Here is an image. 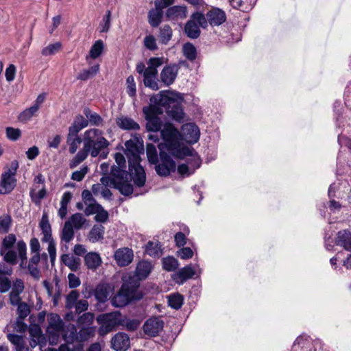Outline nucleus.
Masks as SVG:
<instances>
[{
	"instance_id": "1",
	"label": "nucleus",
	"mask_w": 351,
	"mask_h": 351,
	"mask_svg": "<svg viewBox=\"0 0 351 351\" xmlns=\"http://www.w3.org/2000/svg\"><path fill=\"white\" fill-rule=\"evenodd\" d=\"M129 163V172L121 169L113 165L111 167L110 177L103 176L100 178L101 184L103 186H113L123 195L129 196L132 194L134 189L130 181L133 180L134 184L138 187H142L146 182V175L144 169L140 165L141 158L136 152H131V154H127Z\"/></svg>"
},
{
	"instance_id": "2",
	"label": "nucleus",
	"mask_w": 351,
	"mask_h": 351,
	"mask_svg": "<svg viewBox=\"0 0 351 351\" xmlns=\"http://www.w3.org/2000/svg\"><path fill=\"white\" fill-rule=\"evenodd\" d=\"M182 101L183 97L180 93L173 91L160 92L155 97L156 105H150L143 109L147 130L154 132L161 130L162 121L158 115L164 111L173 119L181 121L184 116Z\"/></svg>"
},
{
	"instance_id": "3",
	"label": "nucleus",
	"mask_w": 351,
	"mask_h": 351,
	"mask_svg": "<svg viewBox=\"0 0 351 351\" xmlns=\"http://www.w3.org/2000/svg\"><path fill=\"white\" fill-rule=\"evenodd\" d=\"M139 279L129 276L123 278V284L118 292L111 298V304L115 307H124L132 302L143 299L144 293L139 290Z\"/></svg>"
},
{
	"instance_id": "4",
	"label": "nucleus",
	"mask_w": 351,
	"mask_h": 351,
	"mask_svg": "<svg viewBox=\"0 0 351 351\" xmlns=\"http://www.w3.org/2000/svg\"><path fill=\"white\" fill-rule=\"evenodd\" d=\"M161 136L165 141L167 151L171 155L181 158L182 156H194L193 149L184 147L181 149L179 141V132L172 123H166L160 130Z\"/></svg>"
},
{
	"instance_id": "5",
	"label": "nucleus",
	"mask_w": 351,
	"mask_h": 351,
	"mask_svg": "<svg viewBox=\"0 0 351 351\" xmlns=\"http://www.w3.org/2000/svg\"><path fill=\"white\" fill-rule=\"evenodd\" d=\"M84 148L92 157H97L100 152L108 147L109 142L102 135V132L93 128L86 130L84 134Z\"/></svg>"
},
{
	"instance_id": "6",
	"label": "nucleus",
	"mask_w": 351,
	"mask_h": 351,
	"mask_svg": "<svg viewBox=\"0 0 351 351\" xmlns=\"http://www.w3.org/2000/svg\"><path fill=\"white\" fill-rule=\"evenodd\" d=\"M129 318L122 317L119 312H114L110 314L99 315L97 317V322L103 325L99 328V332L101 335L108 333L112 330L114 326H126V323Z\"/></svg>"
},
{
	"instance_id": "7",
	"label": "nucleus",
	"mask_w": 351,
	"mask_h": 351,
	"mask_svg": "<svg viewBox=\"0 0 351 351\" xmlns=\"http://www.w3.org/2000/svg\"><path fill=\"white\" fill-rule=\"evenodd\" d=\"M18 168V161L13 160L10 163V167L2 173L0 181V194L10 193L15 188L17 182L16 173Z\"/></svg>"
},
{
	"instance_id": "8",
	"label": "nucleus",
	"mask_w": 351,
	"mask_h": 351,
	"mask_svg": "<svg viewBox=\"0 0 351 351\" xmlns=\"http://www.w3.org/2000/svg\"><path fill=\"white\" fill-rule=\"evenodd\" d=\"M160 149H161L160 147ZM155 165L156 173L163 177L169 176L171 172H174L176 169V162L168 154L162 150L160 152V160H158V162Z\"/></svg>"
},
{
	"instance_id": "9",
	"label": "nucleus",
	"mask_w": 351,
	"mask_h": 351,
	"mask_svg": "<svg viewBox=\"0 0 351 351\" xmlns=\"http://www.w3.org/2000/svg\"><path fill=\"white\" fill-rule=\"evenodd\" d=\"M136 71L138 74L143 76V84L145 86L154 90L159 89L158 82V73L146 69L145 64L141 62L136 64Z\"/></svg>"
},
{
	"instance_id": "10",
	"label": "nucleus",
	"mask_w": 351,
	"mask_h": 351,
	"mask_svg": "<svg viewBox=\"0 0 351 351\" xmlns=\"http://www.w3.org/2000/svg\"><path fill=\"white\" fill-rule=\"evenodd\" d=\"M164 327V322L158 317L148 319L143 324V331L145 335L151 337L158 336Z\"/></svg>"
},
{
	"instance_id": "11",
	"label": "nucleus",
	"mask_w": 351,
	"mask_h": 351,
	"mask_svg": "<svg viewBox=\"0 0 351 351\" xmlns=\"http://www.w3.org/2000/svg\"><path fill=\"white\" fill-rule=\"evenodd\" d=\"M182 136L186 143H195L199 138V130L193 123H186L182 127Z\"/></svg>"
},
{
	"instance_id": "12",
	"label": "nucleus",
	"mask_w": 351,
	"mask_h": 351,
	"mask_svg": "<svg viewBox=\"0 0 351 351\" xmlns=\"http://www.w3.org/2000/svg\"><path fill=\"white\" fill-rule=\"evenodd\" d=\"M178 70L179 67L176 64H170L165 66L160 75L161 82L166 86L172 84L177 77Z\"/></svg>"
},
{
	"instance_id": "13",
	"label": "nucleus",
	"mask_w": 351,
	"mask_h": 351,
	"mask_svg": "<svg viewBox=\"0 0 351 351\" xmlns=\"http://www.w3.org/2000/svg\"><path fill=\"white\" fill-rule=\"evenodd\" d=\"M188 10L185 5H173L167 8L165 16L167 20L179 21L187 17Z\"/></svg>"
},
{
	"instance_id": "14",
	"label": "nucleus",
	"mask_w": 351,
	"mask_h": 351,
	"mask_svg": "<svg viewBox=\"0 0 351 351\" xmlns=\"http://www.w3.org/2000/svg\"><path fill=\"white\" fill-rule=\"evenodd\" d=\"M111 346L115 351H126L130 346V340L128 334L119 332L111 339Z\"/></svg>"
},
{
	"instance_id": "15",
	"label": "nucleus",
	"mask_w": 351,
	"mask_h": 351,
	"mask_svg": "<svg viewBox=\"0 0 351 351\" xmlns=\"http://www.w3.org/2000/svg\"><path fill=\"white\" fill-rule=\"evenodd\" d=\"M16 243H2L0 247V254L3 256V260L11 265L16 263L17 253L14 250Z\"/></svg>"
},
{
	"instance_id": "16",
	"label": "nucleus",
	"mask_w": 351,
	"mask_h": 351,
	"mask_svg": "<svg viewBox=\"0 0 351 351\" xmlns=\"http://www.w3.org/2000/svg\"><path fill=\"white\" fill-rule=\"evenodd\" d=\"M114 259L118 265L125 267L128 265L133 260V251L128 247L117 250L114 253Z\"/></svg>"
},
{
	"instance_id": "17",
	"label": "nucleus",
	"mask_w": 351,
	"mask_h": 351,
	"mask_svg": "<svg viewBox=\"0 0 351 351\" xmlns=\"http://www.w3.org/2000/svg\"><path fill=\"white\" fill-rule=\"evenodd\" d=\"M195 274V271L191 265H188L173 274L172 279L178 285H183L186 280L192 278Z\"/></svg>"
},
{
	"instance_id": "18",
	"label": "nucleus",
	"mask_w": 351,
	"mask_h": 351,
	"mask_svg": "<svg viewBox=\"0 0 351 351\" xmlns=\"http://www.w3.org/2000/svg\"><path fill=\"white\" fill-rule=\"evenodd\" d=\"M208 23L212 26H218L226 19L225 12L219 8H212L206 14Z\"/></svg>"
},
{
	"instance_id": "19",
	"label": "nucleus",
	"mask_w": 351,
	"mask_h": 351,
	"mask_svg": "<svg viewBox=\"0 0 351 351\" xmlns=\"http://www.w3.org/2000/svg\"><path fill=\"white\" fill-rule=\"evenodd\" d=\"M62 336L65 342L75 344L78 341V332L75 325L69 324L64 326L62 330Z\"/></svg>"
},
{
	"instance_id": "20",
	"label": "nucleus",
	"mask_w": 351,
	"mask_h": 351,
	"mask_svg": "<svg viewBox=\"0 0 351 351\" xmlns=\"http://www.w3.org/2000/svg\"><path fill=\"white\" fill-rule=\"evenodd\" d=\"M152 270V265L150 262L147 261H141L136 267L135 276L141 280L145 279L151 273Z\"/></svg>"
},
{
	"instance_id": "21",
	"label": "nucleus",
	"mask_w": 351,
	"mask_h": 351,
	"mask_svg": "<svg viewBox=\"0 0 351 351\" xmlns=\"http://www.w3.org/2000/svg\"><path fill=\"white\" fill-rule=\"evenodd\" d=\"M39 227L40 228L43 234V238L42 241H53L51 236V228L49 221V217L47 213L44 211L39 223Z\"/></svg>"
},
{
	"instance_id": "22",
	"label": "nucleus",
	"mask_w": 351,
	"mask_h": 351,
	"mask_svg": "<svg viewBox=\"0 0 351 351\" xmlns=\"http://www.w3.org/2000/svg\"><path fill=\"white\" fill-rule=\"evenodd\" d=\"M163 17V8L155 6V8L151 9L148 12V21L153 27H158L162 22Z\"/></svg>"
},
{
	"instance_id": "23",
	"label": "nucleus",
	"mask_w": 351,
	"mask_h": 351,
	"mask_svg": "<svg viewBox=\"0 0 351 351\" xmlns=\"http://www.w3.org/2000/svg\"><path fill=\"white\" fill-rule=\"evenodd\" d=\"M84 263L88 269L96 270L101 264V258L96 252H89L84 256Z\"/></svg>"
},
{
	"instance_id": "24",
	"label": "nucleus",
	"mask_w": 351,
	"mask_h": 351,
	"mask_svg": "<svg viewBox=\"0 0 351 351\" xmlns=\"http://www.w3.org/2000/svg\"><path fill=\"white\" fill-rule=\"evenodd\" d=\"M110 292L108 284H99L95 290V297L99 302L104 303L108 300Z\"/></svg>"
},
{
	"instance_id": "25",
	"label": "nucleus",
	"mask_w": 351,
	"mask_h": 351,
	"mask_svg": "<svg viewBox=\"0 0 351 351\" xmlns=\"http://www.w3.org/2000/svg\"><path fill=\"white\" fill-rule=\"evenodd\" d=\"M63 263L71 271H76L80 267V259L68 254H64L61 257Z\"/></svg>"
},
{
	"instance_id": "26",
	"label": "nucleus",
	"mask_w": 351,
	"mask_h": 351,
	"mask_svg": "<svg viewBox=\"0 0 351 351\" xmlns=\"http://www.w3.org/2000/svg\"><path fill=\"white\" fill-rule=\"evenodd\" d=\"M117 123L118 126L123 130H138L140 128L139 125L136 121L127 117L119 118Z\"/></svg>"
},
{
	"instance_id": "27",
	"label": "nucleus",
	"mask_w": 351,
	"mask_h": 351,
	"mask_svg": "<svg viewBox=\"0 0 351 351\" xmlns=\"http://www.w3.org/2000/svg\"><path fill=\"white\" fill-rule=\"evenodd\" d=\"M95 326L81 327L80 330L78 332L79 343H82V342L86 341L89 339L93 337L95 335Z\"/></svg>"
},
{
	"instance_id": "28",
	"label": "nucleus",
	"mask_w": 351,
	"mask_h": 351,
	"mask_svg": "<svg viewBox=\"0 0 351 351\" xmlns=\"http://www.w3.org/2000/svg\"><path fill=\"white\" fill-rule=\"evenodd\" d=\"M184 32L188 37L193 39L198 38L201 32L197 24L191 19L186 23Z\"/></svg>"
},
{
	"instance_id": "29",
	"label": "nucleus",
	"mask_w": 351,
	"mask_h": 351,
	"mask_svg": "<svg viewBox=\"0 0 351 351\" xmlns=\"http://www.w3.org/2000/svg\"><path fill=\"white\" fill-rule=\"evenodd\" d=\"M83 113L87 118L88 123H90L91 125L99 126L103 122V119L101 116L97 112L91 111L89 108H84L83 110Z\"/></svg>"
},
{
	"instance_id": "30",
	"label": "nucleus",
	"mask_w": 351,
	"mask_h": 351,
	"mask_svg": "<svg viewBox=\"0 0 351 351\" xmlns=\"http://www.w3.org/2000/svg\"><path fill=\"white\" fill-rule=\"evenodd\" d=\"M64 326V322L56 313H51L49 315V327L56 332H60Z\"/></svg>"
},
{
	"instance_id": "31",
	"label": "nucleus",
	"mask_w": 351,
	"mask_h": 351,
	"mask_svg": "<svg viewBox=\"0 0 351 351\" xmlns=\"http://www.w3.org/2000/svg\"><path fill=\"white\" fill-rule=\"evenodd\" d=\"M145 252L154 258H159L162 255L163 250L160 243H147Z\"/></svg>"
},
{
	"instance_id": "32",
	"label": "nucleus",
	"mask_w": 351,
	"mask_h": 351,
	"mask_svg": "<svg viewBox=\"0 0 351 351\" xmlns=\"http://www.w3.org/2000/svg\"><path fill=\"white\" fill-rule=\"evenodd\" d=\"M160 43L167 45L172 37V29L169 25H165L160 27L158 36Z\"/></svg>"
},
{
	"instance_id": "33",
	"label": "nucleus",
	"mask_w": 351,
	"mask_h": 351,
	"mask_svg": "<svg viewBox=\"0 0 351 351\" xmlns=\"http://www.w3.org/2000/svg\"><path fill=\"white\" fill-rule=\"evenodd\" d=\"M86 221V219L84 217L82 214L78 213L72 215L66 221L75 230L81 229Z\"/></svg>"
},
{
	"instance_id": "34",
	"label": "nucleus",
	"mask_w": 351,
	"mask_h": 351,
	"mask_svg": "<svg viewBox=\"0 0 351 351\" xmlns=\"http://www.w3.org/2000/svg\"><path fill=\"white\" fill-rule=\"evenodd\" d=\"M95 319V315L90 312H86L79 316L77 319V325L79 327L91 326Z\"/></svg>"
},
{
	"instance_id": "35",
	"label": "nucleus",
	"mask_w": 351,
	"mask_h": 351,
	"mask_svg": "<svg viewBox=\"0 0 351 351\" xmlns=\"http://www.w3.org/2000/svg\"><path fill=\"white\" fill-rule=\"evenodd\" d=\"M184 302V298L183 296L180 293H173L168 297V304L169 306L175 309L178 310L180 309Z\"/></svg>"
},
{
	"instance_id": "36",
	"label": "nucleus",
	"mask_w": 351,
	"mask_h": 351,
	"mask_svg": "<svg viewBox=\"0 0 351 351\" xmlns=\"http://www.w3.org/2000/svg\"><path fill=\"white\" fill-rule=\"evenodd\" d=\"M99 64L94 65L88 69H84V70L82 71L77 75V79L83 80V81L87 80L88 79L95 75L97 73V72L99 71Z\"/></svg>"
},
{
	"instance_id": "37",
	"label": "nucleus",
	"mask_w": 351,
	"mask_h": 351,
	"mask_svg": "<svg viewBox=\"0 0 351 351\" xmlns=\"http://www.w3.org/2000/svg\"><path fill=\"white\" fill-rule=\"evenodd\" d=\"M162 268L167 271H175L179 265L178 261L173 256H167L162 260Z\"/></svg>"
},
{
	"instance_id": "38",
	"label": "nucleus",
	"mask_w": 351,
	"mask_h": 351,
	"mask_svg": "<svg viewBox=\"0 0 351 351\" xmlns=\"http://www.w3.org/2000/svg\"><path fill=\"white\" fill-rule=\"evenodd\" d=\"M146 154L148 161L151 164L156 165L158 162V156L156 147L152 143H147L146 145Z\"/></svg>"
},
{
	"instance_id": "39",
	"label": "nucleus",
	"mask_w": 351,
	"mask_h": 351,
	"mask_svg": "<svg viewBox=\"0 0 351 351\" xmlns=\"http://www.w3.org/2000/svg\"><path fill=\"white\" fill-rule=\"evenodd\" d=\"M88 154L89 152L83 147V149L80 150L75 156L70 161L69 167L71 169L75 168L87 158Z\"/></svg>"
},
{
	"instance_id": "40",
	"label": "nucleus",
	"mask_w": 351,
	"mask_h": 351,
	"mask_svg": "<svg viewBox=\"0 0 351 351\" xmlns=\"http://www.w3.org/2000/svg\"><path fill=\"white\" fill-rule=\"evenodd\" d=\"M38 111V110H37V107L32 106L30 108H27L21 112L19 114L18 119L21 122L26 123L29 121Z\"/></svg>"
},
{
	"instance_id": "41",
	"label": "nucleus",
	"mask_w": 351,
	"mask_h": 351,
	"mask_svg": "<svg viewBox=\"0 0 351 351\" xmlns=\"http://www.w3.org/2000/svg\"><path fill=\"white\" fill-rule=\"evenodd\" d=\"M104 47V42L101 40H98L95 41V43L92 45L90 49V57L93 59L97 58L102 53Z\"/></svg>"
},
{
	"instance_id": "42",
	"label": "nucleus",
	"mask_w": 351,
	"mask_h": 351,
	"mask_svg": "<svg viewBox=\"0 0 351 351\" xmlns=\"http://www.w3.org/2000/svg\"><path fill=\"white\" fill-rule=\"evenodd\" d=\"M74 228L69 222H65L61 232L62 241H71L73 239Z\"/></svg>"
},
{
	"instance_id": "43",
	"label": "nucleus",
	"mask_w": 351,
	"mask_h": 351,
	"mask_svg": "<svg viewBox=\"0 0 351 351\" xmlns=\"http://www.w3.org/2000/svg\"><path fill=\"white\" fill-rule=\"evenodd\" d=\"M104 233V227L102 225H95L89 233V237L91 240L99 241L103 239Z\"/></svg>"
},
{
	"instance_id": "44",
	"label": "nucleus",
	"mask_w": 351,
	"mask_h": 351,
	"mask_svg": "<svg viewBox=\"0 0 351 351\" xmlns=\"http://www.w3.org/2000/svg\"><path fill=\"white\" fill-rule=\"evenodd\" d=\"M183 53L188 60L193 61L196 58V48L193 44L187 43L183 46Z\"/></svg>"
},
{
	"instance_id": "45",
	"label": "nucleus",
	"mask_w": 351,
	"mask_h": 351,
	"mask_svg": "<svg viewBox=\"0 0 351 351\" xmlns=\"http://www.w3.org/2000/svg\"><path fill=\"white\" fill-rule=\"evenodd\" d=\"M79 292L77 290H72L66 297V308L71 309L74 308L79 298Z\"/></svg>"
},
{
	"instance_id": "46",
	"label": "nucleus",
	"mask_w": 351,
	"mask_h": 351,
	"mask_svg": "<svg viewBox=\"0 0 351 351\" xmlns=\"http://www.w3.org/2000/svg\"><path fill=\"white\" fill-rule=\"evenodd\" d=\"M164 63V58L162 57H154L149 59L147 61V67L146 69H148L152 71H155L158 73L157 68L162 65Z\"/></svg>"
},
{
	"instance_id": "47",
	"label": "nucleus",
	"mask_w": 351,
	"mask_h": 351,
	"mask_svg": "<svg viewBox=\"0 0 351 351\" xmlns=\"http://www.w3.org/2000/svg\"><path fill=\"white\" fill-rule=\"evenodd\" d=\"M191 19L196 23L199 27H202L206 28L207 27L208 22L207 17H205V16L200 12L193 13L191 16Z\"/></svg>"
},
{
	"instance_id": "48",
	"label": "nucleus",
	"mask_w": 351,
	"mask_h": 351,
	"mask_svg": "<svg viewBox=\"0 0 351 351\" xmlns=\"http://www.w3.org/2000/svg\"><path fill=\"white\" fill-rule=\"evenodd\" d=\"M12 223V218L8 215L0 217V232L6 233L9 231Z\"/></svg>"
},
{
	"instance_id": "49",
	"label": "nucleus",
	"mask_w": 351,
	"mask_h": 351,
	"mask_svg": "<svg viewBox=\"0 0 351 351\" xmlns=\"http://www.w3.org/2000/svg\"><path fill=\"white\" fill-rule=\"evenodd\" d=\"M126 92L131 97H134L136 94V86L134 78L132 75L128 77L126 80Z\"/></svg>"
},
{
	"instance_id": "50",
	"label": "nucleus",
	"mask_w": 351,
	"mask_h": 351,
	"mask_svg": "<svg viewBox=\"0 0 351 351\" xmlns=\"http://www.w3.org/2000/svg\"><path fill=\"white\" fill-rule=\"evenodd\" d=\"M111 12L108 10L104 16L102 21L99 23V32H107L110 27Z\"/></svg>"
},
{
	"instance_id": "51",
	"label": "nucleus",
	"mask_w": 351,
	"mask_h": 351,
	"mask_svg": "<svg viewBox=\"0 0 351 351\" xmlns=\"http://www.w3.org/2000/svg\"><path fill=\"white\" fill-rule=\"evenodd\" d=\"M82 139L80 136H67V143L69 145V152L74 154L76 152L78 145L81 143Z\"/></svg>"
},
{
	"instance_id": "52",
	"label": "nucleus",
	"mask_w": 351,
	"mask_h": 351,
	"mask_svg": "<svg viewBox=\"0 0 351 351\" xmlns=\"http://www.w3.org/2000/svg\"><path fill=\"white\" fill-rule=\"evenodd\" d=\"M61 47L60 43L50 44L42 50V55L44 56H49L55 54L58 52Z\"/></svg>"
},
{
	"instance_id": "53",
	"label": "nucleus",
	"mask_w": 351,
	"mask_h": 351,
	"mask_svg": "<svg viewBox=\"0 0 351 351\" xmlns=\"http://www.w3.org/2000/svg\"><path fill=\"white\" fill-rule=\"evenodd\" d=\"M82 350L83 344L79 342L75 344L65 342V343L62 344L58 348V351H82Z\"/></svg>"
},
{
	"instance_id": "54",
	"label": "nucleus",
	"mask_w": 351,
	"mask_h": 351,
	"mask_svg": "<svg viewBox=\"0 0 351 351\" xmlns=\"http://www.w3.org/2000/svg\"><path fill=\"white\" fill-rule=\"evenodd\" d=\"M18 317L25 319L30 313L29 306L25 302L21 303L17 306Z\"/></svg>"
},
{
	"instance_id": "55",
	"label": "nucleus",
	"mask_w": 351,
	"mask_h": 351,
	"mask_svg": "<svg viewBox=\"0 0 351 351\" xmlns=\"http://www.w3.org/2000/svg\"><path fill=\"white\" fill-rule=\"evenodd\" d=\"M88 171V167L87 166H84L80 170L75 171L72 173L71 179L77 182H80L84 179Z\"/></svg>"
},
{
	"instance_id": "56",
	"label": "nucleus",
	"mask_w": 351,
	"mask_h": 351,
	"mask_svg": "<svg viewBox=\"0 0 351 351\" xmlns=\"http://www.w3.org/2000/svg\"><path fill=\"white\" fill-rule=\"evenodd\" d=\"M144 46L151 51H154L158 49L156 38L152 35L146 36L144 38Z\"/></svg>"
},
{
	"instance_id": "57",
	"label": "nucleus",
	"mask_w": 351,
	"mask_h": 351,
	"mask_svg": "<svg viewBox=\"0 0 351 351\" xmlns=\"http://www.w3.org/2000/svg\"><path fill=\"white\" fill-rule=\"evenodd\" d=\"M87 206L84 210L86 215L96 214L99 209L101 208V205L98 204L96 201L86 204Z\"/></svg>"
},
{
	"instance_id": "58",
	"label": "nucleus",
	"mask_w": 351,
	"mask_h": 351,
	"mask_svg": "<svg viewBox=\"0 0 351 351\" xmlns=\"http://www.w3.org/2000/svg\"><path fill=\"white\" fill-rule=\"evenodd\" d=\"M8 339L14 345L16 346L19 349L23 346V341L22 336L16 334H8L7 335Z\"/></svg>"
},
{
	"instance_id": "59",
	"label": "nucleus",
	"mask_w": 351,
	"mask_h": 351,
	"mask_svg": "<svg viewBox=\"0 0 351 351\" xmlns=\"http://www.w3.org/2000/svg\"><path fill=\"white\" fill-rule=\"evenodd\" d=\"M21 135V132L18 128H13L12 127H8L6 128V136L12 141H16L19 138Z\"/></svg>"
},
{
	"instance_id": "60",
	"label": "nucleus",
	"mask_w": 351,
	"mask_h": 351,
	"mask_svg": "<svg viewBox=\"0 0 351 351\" xmlns=\"http://www.w3.org/2000/svg\"><path fill=\"white\" fill-rule=\"evenodd\" d=\"M16 69L14 64H10L5 69V78L8 82H12L14 80Z\"/></svg>"
},
{
	"instance_id": "61",
	"label": "nucleus",
	"mask_w": 351,
	"mask_h": 351,
	"mask_svg": "<svg viewBox=\"0 0 351 351\" xmlns=\"http://www.w3.org/2000/svg\"><path fill=\"white\" fill-rule=\"evenodd\" d=\"M11 288V281L8 277L0 278V293H5Z\"/></svg>"
},
{
	"instance_id": "62",
	"label": "nucleus",
	"mask_w": 351,
	"mask_h": 351,
	"mask_svg": "<svg viewBox=\"0 0 351 351\" xmlns=\"http://www.w3.org/2000/svg\"><path fill=\"white\" fill-rule=\"evenodd\" d=\"M337 239L336 241H351V231L350 230L339 231Z\"/></svg>"
},
{
	"instance_id": "63",
	"label": "nucleus",
	"mask_w": 351,
	"mask_h": 351,
	"mask_svg": "<svg viewBox=\"0 0 351 351\" xmlns=\"http://www.w3.org/2000/svg\"><path fill=\"white\" fill-rule=\"evenodd\" d=\"M74 307L75 308L76 313L80 314L88 309V302L86 300H80L76 303Z\"/></svg>"
},
{
	"instance_id": "64",
	"label": "nucleus",
	"mask_w": 351,
	"mask_h": 351,
	"mask_svg": "<svg viewBox=\"0 0 351 351\" xmlns=\"http://www.w3.org/2000/svg\"><path fill=\"white\" fill-rule=\"evenodd\" d=\"M178 256L182 259H188L193 256V252L190 247H182L178 252Z\"/></svg>"
}]
</instances>
